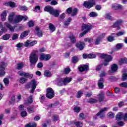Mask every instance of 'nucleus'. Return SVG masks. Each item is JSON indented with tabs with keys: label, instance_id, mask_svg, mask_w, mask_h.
Returning a JSON list of instances; mask_svg holds the SVG:
<instances>
[{
	"label": "nucleus",
	"instance_id": "nucleus-63",
	"mask_svg": "<svg viewBox=\"0 0 127 127\" xmlns=\"http://www.w3.org/2000/svg\"><path fill=\"white\" fill-rule=\"evenodd\" d=\"M19 9H20V10H27V7L25 6H20Z\"/></svg>",
	"mask_w": 127,
	"mask_h": 127
},
{
	"label": "nucleus",
	"instance_id": "nucleus-7",
	"mask_svg": "<svg viewBox=\"0 0 127 127\" xmlns=\"http://www.w3.org/2000/svg\"><path fill=\"white\" fill-rule=\"evenodd\" d=\"M37 86V82L34 79L32 80L28 84V88H31V90L30 91V93L31 94H33L34 93V91H35V89H36V87Z\"/></svg>",
	"mask_w": 127,
	"mask_h": 127
},
{
	"label": "nucleus",
	"instance_id": "nucleus-6",
	"mask_svg": "<svg viewBox=\"0 0 127 127\" xmlns=\"http://www.w3.org/2000/svg\"><path fill=\"white\" fill-rule=\"evenodd\" d=\"M100 57L105 59L104 63H103L104 66H108L110 64V62L113 61V57L111 55L102 54L100 55Z\"/></svg>",
	"mask_w": 127,
	"mask_h": 127
},
{
	"label": "nucleus",
	"instance_id": "nucleus-25",
	"mask_svg": "<svg viewBox=\"0 0 127 127\" xmlns=\"http://www.w3.org/2000/svg\"><path fill=\"white\" fill-rule=\"evenodd\" d=\"M7 66V64L2 62L0 64V71H4L5 67Z\"/></svg>",
	"mask_w": 127,
	"mask_h": 127
},
{
	"label": "nucleus",
	"instance_id": "nucleus-55",
	"mask_svg": "<svg viewBox=\"0 0 127 127\" xmlns=\"http://www.w3.org/2000/svg\"><path fill=\"white\" fill-rule=\"evenodd\" d=\"M6 31H7V29L5 27H2L1 29V31H0V35H1V34H2V33H3L4 32H6Z\"/></svg>",
	"mask_w": 127,
	"mask_h": 127
},
{
	"label": "nucleus",
	"instance_id": "nucleus-34",
	"mask_svg": "<svg viewBox=\"0 0 127 127\" xmlns=\"http://www.w3.org/2000/svg\"><path fill=\"white\" fill-rule=\"evenodd\" d=\"M77 12H78V9L77 8L72 9L71 13V16H75L77 14Z\"/></svg>",
	"mask_w": 127,
	"mask_h": 127
},
{
	"label": "nucleus",
	"instance_id": "nucleus-44",
	"mask_svg": "<svg viewBox=\"0 0 127 127\" xmlns=\"http://www.w3.org/2000/svg\"><path fill=\"white\" fill-rule=\"evenodd\" d=\"M10 37V34H6L2 36V40H8Z\"/></svg>",
	"mask_w": 127,
	"mask_h": 127
},
{
	"label": "nucleus",
	"instance_id": "nucleus-20",
	"mask_svg": "<svg viewBox=\"0 0 127 127\" xmlns=\"http://www.w3.org/2000/svg\"><path fill=\"white\" fill-rule=\"evenodd\" d=\"M98 86L100 89L104 88V79L103 78H101L98 81Z\"/></svg>",
	"mask_w": 127,
	"mask_h": 127
},
{
	"label": "nucleus",
	"instance_id": "nucleus-9",
	"mask_svg": "<svg viewBox=\"0 0 127 127\" xmlns=\"http://www.w3.org/2000/svg\"><path fill=\"white\" fill-rule=\"evenodd\" d=\"M105 37V33H102L94 39V44L95 45H99L101 44L102 39Z\"/></svg>",
	"mask_w": 127,
	"mask_h": 127
},
{
	"label": "nucleus",
	"instance_id": "nucleus-42",
	"mask_svg": "<svg viewBox=\"0 0 127 127\" xmlns=\"http://www.w3.org/2000/svg\"><path fill=\"white\" fill-rule=\"evenodd\" d=\"M27 110L29 114H32L34 112V108L33 107L27 108Z\"/></svg>",
	"mask_w": 127,
	"mask_h": 127
},
{
	"label": "nucleus",
	"instance_id": "nucleus-23",
	"mask_svg": "<svg viewBox=\"0 0 127 127\" xmlns=\"http://www.w3.org/2000/svg\"><path fill=\"white\" fill-rule=\"evenodd\" d=\"M4 5L10 6V7H16L15 3L14 2L9 1L4 3Z\"/></svg>",
	"mask_w": 127,
	"mask_h": 127
},
{
	"label": "nucleus",
	"instance_id": "nucleus-35",
	"mask_svg": "<svg viewBox=\"0 0 127 127\" xmlns=\"http://www.w3.org/2000/svg\"><path fill=\"white\" fill-rule=\"evenodd\" d=\"M26 78V77H21L19 80V83H21V84H24V83L27 81V79Z\"/></svg>",
	"mask_w": 127,
	"mask_h": 127
},
{
	"label": "nucleus",
	"instance_id": "nucleus-4",
	"mask_svg": "<svg viewBox=\"0 0 127 127\" xmlns=\"http://www.w3.org/2000/svg\"><path fill=\"white\" fill-rule=\"evenodd\" d=\"M45 11H48V12H50L51 14H52L56 17L59 16V11L58 10H55L50 6H47L44 8Z\"/></svg>",
	"mask_w": 127,
	"mask_h": 127
},
{
	"label": "nucleus",
	"instance_id": "nucleus-11",
	"mask_svg": "<svg viewBox=\"0 0 127 127\" xmlns=\"http://www.w3.org/2000/svg\"><path fill=\"white\" fill-rule=\"evenodd\" d=\"M51 58L50 54H41L40 56L39 60L41 61H48Z\"/></svg>",
	"mask_w": 127,
	"mask_h": 127
},
{
	"label": "nucleus",
	"instance_id": "nucleus-32",
	"mask_svg": "<svg viewBox=\"0 0 127 127\" xmlns=\"http://www.w3.org/2000/svg\"><path fill=\"white\" fill-rule=\"evenodd\" d=\"M36 32H37V34L39 37H41V36H42V32L39 29V28H36Z\"/></svg>",
	"mask_w": 127,
	"mask_h": 127
},
{
	"label": "nucleus",
	"instance_id": "nucleus-22",
	"mask_svg": "<svg viewBox=\"0 0 127 127\" xmlns=\"http://www.w3.org/2000/svg\"><path fill=\"white\" fill-rule=\"evenodd\" d=\"M32 95H30L28 97L27 100L24 103V105H28V104H31L33 103V100L32 99Z\"/></svg>",
	"mask_w": 127,
	"mask_h": 127
},
{
	"label": "nucleus",
	"instance_id": "nucleus-52",
	"mask_svg": "<svg viewBox=\"0 0 127 127\" xmlns=\"http://www.w3.org/2000/svg\"><path fill=\"white\" fill-rule=\"evenodd\" d=\"M120 87H123V88H127V82H124L119 84Z\"/></svg>",
	"mask_w": 127,
	"mask_h": 127
},
{
	"label": "nucleus",
	"instance_id": "nucleus-43",
	"mask_svg": "<svg viewBox=\"0 0 127 127\" xmlns=\"http://www.w3.org/2000/svg\"><path fill=\"white\" fill-rule=\"evenodd\" d=\"M3 82L5 86H6V87H7V86H8L9 84V80L8 79V78H4Z\"/></svg>",
	"mask_w": 127,
	"mask_h": 127
},
{
	"label": "nucleus",
	"instance_id": "nucleus-49",
	"mask_svg": "<svg viewBox=\"0 0 127 127\" xmlns=\"http://www.w3.org/2000/svg\"><path fill=\"white\" fill-rule=\"evenodd\" d=\"M71 71V69H70V68L69 67H66L64 68V74H69L70 73V71Z\"/></svg>",
	"mask_w": 127,
	"mask_h": 127
},
{
	"label": "nucleus",
	"instance_id": "nucleus-51",
	"mask_svg": "<svg viewBox=\"0 0 127 127\" xmlns=\"http://www.w3.org/2000/svg\"><path fill=\"white\" fill-rule=\"evenodd\" d=\"M73 110L75 113H79L81 111V108L79 107L75 106Z\"/></svg>",
	"mask_w": 127,
	"mask_h": 127
},
{
	"label": "nucleus",
	"instance_id": "nucleus-45",
	"mask_svg": "<svg viewBox=\"0 0 127 127\" xmlns=\"http://www.w3.org/2000/svg\"><path fill=\"white\" fill-rule=\"evenodd\" d=\"M73 63H77L79 61V58L77 57L74 56L72 58Z\"/></svg>",
	"mask_w": 127,
	"mask_h": 127
},
{
	"label": "nucleus",
	"instance_id": "nucleus-10",
	"mask_svg": "<svg viewBox=\"0 0 127 127\" xmlns=\"http://www.w3.org/2000/svg\"><path fill=\"white\" fill-rule=\"evenodd\" d=\"M95 4V0H90L88 1H84L83 3V5L86 8H91L92 7L93 5Z\"/></svg>",
	"mask_w": 127,
	"mask_h": 127
},
{
	"label": "nucleus",
	"instance_id": "nucleus-27",
	"mask_svg": "<svg viewBox=\"0 0 127 127\" xmlns=\"http://www.w3.org/2000/svg\"><path fill=\"white\" fill-rule=\"evenodd\" d=\"M71 20L70 18L65 20L64 23V27L66 28L67 26H68L69 24H70V22H71Z\"/></svg>",
	"mask_w": 127,
	"mask_h": 127
},
{
	"label": "nucleus",
	"instance_id": "nucleus-59",
	"mask_svg": "<svg viewBox=\"0 0 127 127\" xmlns=\"http://www.w3.org/2000/svg\"><path fill=\"white\" fill-rule=\"evenodd\" d=\"M15 102V96L12 95L11 97V100L10 101V104H13Z\"/></svg>",
	"mask_w": 127,
	"mask_h": 127
},
{
	"label": "nucleus",
	"instance_id": "nucleus-12",
	"mask_svg": "<svg viewBox=\"0 0 127 127\" xmlns=\"http://www.w3.org/2000/svg\"><path fill=\"white\" fill-rule=\"evenodd\" d=\"M18 75H19V76H21V77H29L30 78H32V77H33V74H30L28 73H26L22 71H18Z\"/></svg>",
	"mask_w": 127,
	"mask_h": 127
},
{
	"label": "nucleus",
	"instance_id": "nucleus-41",
	"mask_svg": "<svg viewBox=\"0 0 127 127\" xmlns=\"http://www.w3.org/2000/svg\"><path fill=\"white\" fill-rule=\"evenodd\" d=\"M88 103H90V104H94V103H97L98 100L94 98H90L87 101Z\"/></svg>",
	"mask_w": 127,
	"mask_h": 127
},
{
	"label": "nucleus",
	"instance_id": "nucleus-19",
	"mask_svg": "<svg viewBox=\"0 0 127 127\" xmlns=\"http://www.w3.org/2000/svg\"><path fill=\"white\" fill-rule=\"evenodd\" d=\"M7 15V11L6 10L3 11L1 14V19L2 21H4L6 19V16Z\"/></svg>",
	"mask_w": 127,
	"mask_h": 127
},
{
	"label": "nucleus",
	"instance_id": "nucleus-3",
	"mask_svg": "<svg viewBox=\"0 0 127 127\" xmlns=\"http://www.w3.org/2000/svg\"><path fill=\"white\" fill-rule=\"evenodd\" d=\"M94 27L93 25L91 24H83L82 26V31H83L82 33L80 34V37H83L86 34V33H88L89 30H91L92 28Z\"/></svg>",
	"mask_w": 127,
	"mask_h": 127
},
{
	"label": "nucleus",
	"instance_id": "nucleus-39",
	"mask_svg": "<svg viewBox=\"0 0 127 127\" xmlns=\"http://www.w3.org/2000/svg\"><path fill=\"white\" fill-rule=\"evenodd\" d=\"M49 29L51 32H53L54 31H55V26L51 23L49 24Z\"/></svg>",
	"mask_w": 127,
	"mask_h": 127
},
{
	"label": "nucleus",
	"instance_id": "nucleus-24",
	"mask_svg": "<svg viewBox=\"0 0 127 127\" xmlns=\"http://www.w3.org/2000/svg\"><path fill=\"white\" fill-rule=\"evenodd\" d=\"M118 68H119V67H118V65H117L116 64H113L111 66L112 73H115V72H116Z\"/></svg>",
	"mask_w": 127,
	"mask_h": 127
},
{
	"label": "nucleus",
	"instance_id": "nucleus-14",
	"mask_svg": "<svg viewBox=\"0 0 127 127\" xmlns=\"http://www.w3.org/2000/svg\"><path fill=\"white\" fill-rule=\"evenodd\" d=\"M4 25L7 28H8V29L11 31V32H13L14 31V29H15V26H12L9 23L6 22L4 23Z\"/></svg>",
	"mask_w": 127,
	"mask_h": 127
},
{
	"label": "nucleus",
	"instance_id": "nucleus-1",
	"mask_svg": "<svg viewBox=\"0 0 127 127\" xmlns=\"http://www.w3.org/2000/svg\"><path fill=\"white\" fill-rule=\"evenodd\" d=\"M15 16V13L14 12H11L9 14L7 18V20L9 23L15 24L16 23H19V22H20L22 19H23L24 21L28 19V17L27 16H22L19 15H16Z\"/></svg>",
	"mask_w": 127,
	"mask_h": 127
},
{
	"label": "nucleus",
	"instance_id": "nucleus-21",
	"mask_svg": "<svg viewBox=\"0 0 127 127\" xmlns=\"http://www.w3.org/2000/svg\"><path fill=\"white\" fill-rule=\"evenodd\" d=\"M112 8H114V9H122L123 8V5L115 3L112 4Z\"/></svg>",
	"mask_w": 127,
	"mask_h": 127
},
{
	"label": "nucleus",
	"instance_id": "nucleus-5",
	"mask_svg": "<svg viewBox=\"0 0 127 127\" xmlns=\"http://www.w3.org/2000/svg\"><path fill=\"white\" fill-rule=\"evenodd\" d=\"M36 52H37L36 51L32 52L29 57L30 62L33 65H35L37 61H38V56L36 55Z\"/></svg>",
	"mask_w": 127,
	"mask_h": 127
},
{
	"label": "nucleus",
	"instance_id": "nucleus-64",
	"mask_svg": "<svg viewBox=\"0 0 127 127\" xmlns=\"http://www.w3.org/2000/svg\"><path fill=\"white\" fill-rule=\"evenodd\" d=\"M102 67H103V64H99V65L96 66V70L100 71V69H102Z\"/></svg>",
	"mask_w": 127,
	"mask_h": 127
},
{
	"label": "nucleus",
	"instance_id": "nucleus-31",
	"mask_svg": "<svg viewBox=\"0 0 127 127\" xmlns=\"http://www.w3.org/2000/svg\"><path fill=\"white\" fill-rule=\"evenodd\" d=\"M69 38L70 39V41L72 43H75V42H76V38L74 37L73 34H70Z\"/></svg>",
	"mask_w": 127,
	"mask_h": 127
},
{
	"label": "nucleus",
	"instance_id": "nucleus-26",
	"mask_svg": "<svg viewBox=\"0 0 127 127\" xmlns=\"http://www.w3.org/2000/svg\"><path fill=\"white\" fill-rule=\"evenodd\" d=\"M119 65H124V64H127V59L126 58L120 59L119 62Z\"/></svg>",
	"mask_w": 127,
	"mask_h": 127
},
{
	"label": "nucleus",
	"instance_id": "nucleus-61",
	"mask_svg": "<svg viewBox=\"0 0 127 127\" xmlns=\"http://www.w3.org/2000/svg\"><path fill=\"white\" fill-rule=\"evenodd\" d=\"M17 38H18V34L15 33L13 34L12 37V40H15V39H17Z\"/></svg>",
	"mask_w": 127,
	"mask_h": 127
},
{
	"label": "nucleus",
	"instance_id": "nucleus-38",
	"mask_svg": "<svg viewBox=\"0 0 127 127\" xmlns=\"http://www.w3.org/2000/svg\"><path fill=\"white\" fill-rule=\"evenodd\" d=\"M74 125L77 127H83V122H74Z\"/></svg>",
	"mask_w": 127,
	"mask_h": 127
},
{
	"label": "nucleus",
	"instance_id": "nucleus-16",
	"mask_svg": "<svg viewBox=\"0 0 127 127\" xmlns=\"http://www.w3.org/2000/svg\"><path fill=\"white\" fill-rule=\"evenodd\" d=\"M78 69L80 72L88 71L89 70V66L88 65H81L78 67Z\"/></svg>",
	"mask_w": 127,
	"mask_h": 127
},
{
	"label": "nucleus",
	"instance_id": "nucleus-54",
	"mask_svg": "<svg viewBox=\"0 0 127 127\" xmlns=\"http://www.w3.org/2000/svg\"><path fill=\"white\" fill-rule=\"evenodd\" d=\"M127 73H124L122 75V81H127Z\"/></svg>",
	"mask_w": 127,
	"mask_h": 127
},
{
	"label": "nucleus",
	"instance_id": "nucleus-17",
	"mask_svg": "<svg viewBox=\"0 0 127 127\" xmlns=\"http://www.w3.org/2000/svg\"><path fill=\"white\" fill-rule=\"evenodd\" d=\"M75 46L79 50H82L84 49V47H85V43L84 42H80L76 44Z\"/></svg>",
	"mask_w": 127,
	"mask_h": 127
},
{
	"label": "nucleus",
	"instance_id": "nucleus-33",
	"mask_svg": "<svg viewBox=\"0 0 127 127\" xmlns=\"http://www.w3.org/2000/svg\"><path fill=\"white\" fill-rule=\"evenodd\" d=\"M99 14L96 12H91L89 14V16L90 17H97Z\"/></svg>",
	"mask_w": 127,
	"mask_h": 127
},
{
	"label": "nucleus",
	"instance_id": "nucleus-8",
	"mask_svg": "<svg viewBox=\"0 0 127 127\" xmlns=\"http://www.w3.org/2000/svg\"><path fill=\"white\" fill-rule=\"evenodd\" d=\"M46 92V97L48 98V99H52V98H54V96H55L54 91L50 87L47 88Z\"/></svg>",
	"mask_w": 127,
	"mask_h": 127
},
{
	"label": "nucleus",
	"instance_id": "nucleus-28",
	"mask_svg": "<svg viewBox=\"0 0 127 127\" xmlns=\"http://www.w3.org/2000/svg\"><path fill=\"white\" fill-rule=\"evenodd\" d=\"M29 33V31H25L23 32L20 35V38H21V39H22V38H24V37H26V36L28 35Z\"/></svg>",
	"mask_w": 127,
	"mask_h": 127
},
{
	"label": "nucleus",
	"instance_id": "nucleus-2",
	"mask_svg": "<svg viewBox=\"0 0 127 127\" xmlns=\"http://www.w3.org/2000/svg\"><path fill=\"white\" fill-rule=\"evenodd\" d=\"M71 81H72V78L66 77L64 78H57L54 80V83L56 85L61 87V86H63V85H67V84H69Z\"/></svg>",
	"mask_w": 127,
	"mask_h": 127
},
{
	"label": "nucleus",
	"instance_id": "nucleus-57",
	"mask_svg": "<svg viewBox=\"0 0 127 127\" xmlns=\"http://www.w3.org/2000/svg\"><path fill=\"white\" fill-rule=\"evenodd\" d=\"M126 34V32L125 31H120L116 34L117 36H122V35H124Z\"/></svg>",
	"mask_w": 127,
	"mask_h": 127
},
{
	"label": "nucleus",
	"instance_id": "nucleus-53",
	"mask_svg": "<svg viewBox=\"0 0 127 127\" xmlns=\"http://www.w3.org/2000/svg\"><path fill=\"white\" fill-rule=\"evenodd\" d=\"M28 26H29V27L34 26V22L33 21H29L28 22Z\"/></svg>",
	"mask_w": 127,
	"mask_h": 127
},
{
	"label": "nucleus",
	"instance_id": "nucleus-62",
	"mask_svg": "<svg viewBox=\"0 0 127 127\" xmlns=\"http://www.w3.org/2000/svg\"><path fill=\"white\" fill-rule=\"evenodd\" d=\"M25 47H28L30 46V41L27 40L24 44Z\"/></svg>",
	"mask_w": 127,
	"mask_h": 127
},
{
	"label": "nucleus",
	"instance_id": "nucleus-47",
	"mask_svg": "<svg viewBox=\"0 0 127 127\" xmlns=\"http://www.w3.org/2000/svg\"><path fill=\"white\" fill-rule=\"evenodd\" d=\"M52 120L53 122H57V121H59V116L58 115H54L53 116Z\"/></svg>",
	"mask_w": 127,
	"mask_h": 127
},
{
	"label": "nucleus",
	"instance_id": "nucleus-56",
	"mask_svg": "<svg viewBox=\"0 0 127 127\" xmlns=\"http://www.w3.org/2000/svg\"><path fill=\"white\" fill-rule=\"evenodd\" d=\"M82 95H83V92L79 91L77 93L76 98H81V97H82Z\"/></svg>",
	"mask_w": 127,
	"mask_h": 127
},
{
	"label": "nucleus",
	"instance_id": "nucleus-46",
	"mask_svg": "<svg viewBox=\"0 0 127 127\" xmlns=\"http://www.w3.org/2000/svg\"><path fill=\"white\" fill-rule=\"evenodd\" d=\"M124 47V44H118L116 45V49L117 50H120V49H122V48Z\"/></svg>",
	"mask_w": 127,
	"mask_h": 127
},
{
	"label": "nucleus",
	"instance_id": "nucleus-50",
	"mask_svg": "<svg viewBox=\"0 0 127 127\" xmlns=\"http://www.w3.org/2000/svg\"><path fill=\"white\" fill-rule=\"evenodd\" d=\"M88 58L89 59H93V58H96V54H90L88 55Z\"/></svg>",
	"mask_w": 127,
	"mask_h": 127
},
{
	"label": "nucleus",
	"instance_id": "nucleus-60",
	"mask_svg": "<svg viewBox=\"0 0 127 127\" xmlns=\"http://www.w3.org/2000/svg\"><path fill=\"white\" fill-rule=\"evenodd\" d=\"M108 40L110 42H112V41H114V40H115V37H114L113 36H110L108 38Z\"/></svg>",
	"mask_w": 127,
	"mask_h": 127
},
{
	"label": "nucleus",
	"instance_id": "nucleus-29",
	"mask_svg": "<svg viewBox=\"0 0 127 127\" xmlns=\"http://www.w3.org/2000/svg\"><path fill=\"white\" fill-rule=\"evenodd\" d=\"M104 17L105 18H106V19H107L108 20H114L113 17L111 16V13H107L104 15Z\"/></svg>",
	"mask_w": 127,
	"mask_h": 127
},
{
	"label": "nucleus",
	"instance_id": "nucleus-15",
	"mask_svg": "<svg viewBox=\"0 0 127 127\" xmlns=\"http://www.w3.org/2000/svg\"><path fill=\"white\" fill-rule=\"evenodd\" d=\"M123 20L119 19L117 20V22L113 24V27L114 28L117 27L118 29H121V27H120V25H122V24H123Z\"/></svg>",
	"mask_w": 127,
	"mask_h": 127
},
{
	"label": "nucleus",
	"instance_id": "nucleus-40",
	"mask_svg": "<svg viewBox=\"0 0 127 127\" xmlns=\"http://www.w3.org/2000/svg\"><path fill=\"white\" fill-rule=\"evenodd\" d=\"M23 65L24 64L22 63H19L17 64V69H18V70H20V69H22V68H23Z\"/></svg>",
	"mask_w": 127,
	"mask_h": 127
},
{
	"label": "nucleus",
	"instance_id": "nucleus-30",
	"mask_svg": "<svg viewBox=\"0 0 127 127\" xmlns=\"http://www.w3.org/2000/svg\"><path fill=\"white\" fill-rule=\"evenodd\" d=\"M104 98H105V95L104 93H100L98 95V99L99 102H103Z\"/></svg>",
	"mask_w": 127,
	"mask_h": 127
},
{
	"label": "nucleus",
	"instance_id": "nucleus-58",
	"mask_svg": "<svg viewBox=\"0 0 127 127\" xmlns=\"http://www.w3.org/2000/svg\"><path fill=\"white\" fill-rule=\"evenodd\" d=\"M21 116L22 117V118H25L26 116H27V112L26 111H23L22 112H21Z\"/></svg>",
	"mask_w": 127,
	"mask_h": 127
},
{
	"label": "nucleus",
	"instance_id": "nucleus-36",
	"mask_svg": "<svg viewBox=\"0 0 127 127\" xmlns=\"http://www.w3.org/2000/svg\"><path fill=\"white\" fill-rule=\"evenodd\" d=\"M44 75L45 77H51L52 74L51 72H50L49 70H46L44 72Z\"/></svg>",
	"mask_w": 127,
	"mask_h": 127
},
{
	"label": "nucleus",
	"instance_id": "nucleus-13",
	"mask_svg": "<svg viewBox=\"0 0 127 127\" xmlns=\"http://www.w3.org/2000/svg\"><path fill=\"white\" fill-rule=\"evenodd\" d=\"M108 110H109L108 108L105 107L104 108H102L99 112H98L96 115L98 116H99L101 119H103V118H104V117H105V113L104 112H105V111H108Z\"/></svg>",
	"mask_w": 127,
	"mask_h": 127
},
{
	"label": "nucleus",
	"instance_id": "nucleus-48",
	"mask_svg": "<svg viewBox=\"0 0 127 127\" xmlns=\"http://www.w3.org/2000/svg\"><path fill=\"white\" fill-rule=\"evenodd\" d=\"M84 41L85 42H88V43H92V42H93V39L92 38H85L84 39Z\"/></svg>",
	"mask_w": 127,
	"mask_h": 127
},
{
	"label": "nucleus",
	"instance_id": "nucleus-37",
	"mask_svg": "<svg viewBox=\"0 0 127 127\" xmlns=\"http://www.w3.org/2000/svg\"><path fill=\"white\" fill-rule=\"evenodd\" d=\"M107 116L109 119H113V118H115V114L113 112L108 113Z\"/></svg>",
	"mask_w": 127,
	"mask_h": 127
},
{
	"label": "nucleus",
	"instance_id": "nucleus-18",
	"mask_svg": "<svg viewBox=\"0 0 127 127\" xmlns=\"http://www.w3.org/2000/svg\"><path fill=\"white\" fill-rule=\"evenodd\" d=\"M123 119H124V113L122 112H119L116 115V120L117 121H121L123 120Z\"/></svg>",
	"mask_w": 127,
	"mask_h": 127
}]
</instances>
